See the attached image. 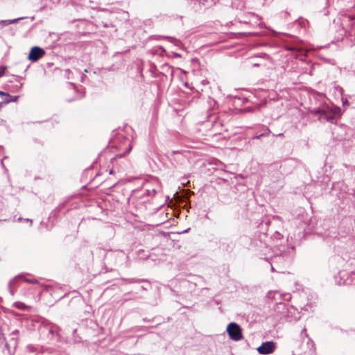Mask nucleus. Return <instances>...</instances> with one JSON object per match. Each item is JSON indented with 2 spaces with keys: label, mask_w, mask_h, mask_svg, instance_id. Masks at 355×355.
<instances>
[{
  "label": "nucleus",
  "mask_w": 355,
  "mask_h": 355,
  "mask_svg": "<svg viewBox=\"0 0 355 355\" xmlns=\"http://www.w3.org/2000/svg\"><path fill=\"white\" fill-rule=\"evenodd\" d=\"M227 332L230 338L235 341L241 340L243 338L242 330L239 324L231 322L227 327Z\"/></svg>",
  "instance_id": "f03ea898"
},
{
  "label": "nucleus",
  "mask_w": 355,
  "mask_h": 355,
  "mask_svg": "<svg viewBox=\"0 0 355 355\" xmlns=\"http://www.w3.org/2000/svg\"><path fill=\"white\" fill-rule=\"evenodd\" d=\"M345 103H347V101L343 102V104L345 105Z\"/></svg>",
  "instance_id": "bb28decb"
},
{
  "label": "nucleus",
  "mask_w": 355,
  "mask_h": 355,
  "mask_svg": "<svg viewBox=\"0 0 355 355\" xmlns=\"http://www.w3.org/2000/svg\"><path fill=\"white\" fill-rule=\"evenodd\" d=\"M264 135H265V134H264V133H263V134H261V135H259L256 136V137H255V138H256V139H259L261 137L264 136Z\"/></svg>",
  "instance_id": "6ab92c4d"
},
{
  "label": "nucleus",
  "mask_w": 355,
  "mask_h": 355,
  "mask_svg": "<svg viewBox=\"0 0 355 355\" xmlns=\"http://www.w3.org/2000/svg\"><path fill=\"white\" fill-rule=\"evenodd\" d=\"M27 349H28L29 352H35V347L31 345H28Z\"/></svg>",
  "instance_id": "4468645a"
},
{
  "label": "nucleus",
  "mask_w": 355,
  "mask_h": 355,
  "mask_svg": "<svg viewBox=\"0 0 355 355\" xmlns=\"http://www.w3.org/2000/svg\"><path fill=\"white\" fill-rule=\"evenodd\" d=\"M303 332H306V329H304L303 331H302V333Z\"/></svg>",
  "instance_id": "c756f323"
},
{
  "label": "nucleus",
  "mask_w": 355,
  "mask_h": 355,
  "mask_svg": "<svg viewBox=\"0 0 355 355\" xmlns=\"http://www.w3.org/2000/svg\"><path fill=\"white\" fill-rule=\"evenodd\" d=\"M1 148V146H0V149Z\"/></svg>",
  "instance_id": "2f4dec72"
},
{
  "label": "nucleus",
  "mask_w": 355,
  "mask_h": 355,
  "mask_svg": "<svg viewBox=\"0 0 355 355\" xmlns=\"http://www.w3.org/2000/svg\"><path fill=\"white\" fill-rule=\"evenodd\" d=\"M189 229L185 230L184 231H183V233L187 232L189 231Z\"/></svg>",
  "instance_id": "5701e85b"
},
{
  "label": "nucleus",
  "mask_w": 355,
  "mask_h": 355,
  "mask_svg": "<svg viewBox=\"0 0 355 355\" xmlns=\"http://www.w3.org/2000/svg\"><path fill=\"white\" fill-rule=\"evenodd\" d=\"M1 165L3 166V159H1Z\"/></svg>",
  "instance_id": "b1692460"
},
{
  "label": "nucleus",
  "mask_w": 355,
  "mask_h": 355,
  "mask_svg": "<svg viewBox=\"0 0 355 355\" xmlns=\"http://www.w3.org/2000/svg\"><path fill=\"white\" fill-rule=\"evenodd\" d=\"M14 306L17 309H21V310H28L30 309V306L26 305L24 303L21 302H16L14 304Z\"/></svg>",
  "instance_id": "6e6552de"
},
{
  "label": "nucleus",
  "mask_w": 355,
  "mask_h": 355,
  "mask_svg": "<svg viewBox=\"0 0 355 355\" xmlns=\"http://www.w3.org/2000/svg\"><path fill=\"white\" fill-rule=\"evenodd\" d=\"M276 349V343L273 341L263 342L258 348L260 354L267 355L272 354Z\"/></svg>",
  "instance_id": "7ed1b4c3"
},
{
  "label": "nucleus",
  "mask_w": 355,
  "mask_h": 355,
  "mask_svg": "<svg viewBox=\"0 0 355 355\" xmlns=\"http://www.w3.org/2000/svg\"><path fill=\"white\" fill-rule=\"evenodd\" d=\"M287 297H284L285 300H288L290 298V296L288 295H286Z\"/></svg>",
  "instance_id": "4be33fe9"
},
{
  "label": "nucleus",
  "mask_w": 355,
  "mask_h": 355,
  "mask_svg": "<svg viewBox=\"0 0 355 355\" xmlns=\"http://www.w3.org/2000/svg\"><path fill=\"white\" fill-rule=\"evenodd\" d=\"M345 103H347V101L343 102V104L345 105Z\"/></svg>",
  "instance_id": "393cba45"
},
{
  "label": "nucleus",
  "mask_w": 355,
  "mask_h": 355,
  "mask_svg": "<svg viewBox=\"0 0 355 355\" xmlns=\"http://www.w3.org/2000/svg\"><path fill=\"white\" fill-rule=\"evenodd\" d=\"M18 99V96H12V98H10V100H7V103H10V102H15L17 101Z\"/></svg>",
  "instance_id": "2eb2a0df"
},
{
  "label": "nucleus",
  "mask_w": 355,
  "mask_h": 355,
  "mask_svg": "<svg viewBox=\"0 0 355 355\" xmlns=\"http://www.w3.org/2000/svg\"><path fill=\"white\" fill-rule=\"evenodd\" d=\"M149 184H150L149 182H146L145 184H144V187L146 188V193L147 196H154L156 193L157 189L155 188V187L150 188L149 187Z\"/></svg>",
  "instance_id": "0eeeda50"
},
{
  "label": "nucleus",
  "mask_w": 355,
  "mask_h": 355,
  "mask_svg": "<svg viewBox=\"0 0 355 355\" xmlns=\"http://www.w3.org/2000/svg\"><path fill=\"white\" fill-rule=\"evenodd\" d=\"M25 220H26V222H28V221H29V222H30V223H31V225H32V223H33V222H32V220L28 219V218H26V219H25Z\"/></svg>",
  "instance_id": "aec40b11"
},
{
  "label": "nucleus",
  "mask_w": 355,
  "mask_h": 355,
  "mask_svg": "<svg viewBox=\"0 0 355 355\" xmlns=\"http://www.w3.org/2000/svg\"><path fill=\"white\" fill-rule=\"evenodd\" d=\"M340 92H341L343 89L341 87L339 88Z\"/></svg>",
  "instance_id": "c85d7f7f"
},
{
  "label": "nucleus",
  "mask_w": 355,
  "mask_h": 355,
  "mask_svg": "<svg viewBox=\"0 0 355 355\" xmlns=\"http://www.w3.org/2000/svg\"><path fill=\"white\" fill-rule=\"evenodd\" d=\"M18 330H15L12 332V334H18Z\"/></svg>",
  "instance_id": "412c9836"
},
{
  "label": "nucleus",
  "mask_w": 355,
  "mask_h": 355,
  "mask_svg": "<svg viewBox=\"0 0 355 355\" xmlns=\"http://www.w3.org/2000/svg\"><path fill=\"white\" fill-rule=\"evenodd\" d=\"M279 308H282L283 309H286V310H288V311H290V310H288V309L286 308V304H279Z\"/></svg>",
  "instance_id": "dca6fc26"
},
{
  "label": "nucleus",
  "mask_w": 355,
  "mask_h": 355,
  "mask_svg": "<svg viewBox=\"0 0 355 355\" xmlns=\"http://www.w3.org/2000/svg\"><path fill=\"white\" fill-rule=\"evenodd\" d=\"M127 146H126V150L125 151V153L123 154H121V155H119L120 157H122L123 155H125L127 154H128L131 149H132V146L130 144V142L129 141V140L127 141Z\"/></svg>",
  "instance_id": "9b49d317"
},
{
  "label": "nucleus",
  "mask_w": 355,
  "mask_h": 355,
  "mask_svg": "<svg viewBox=\"0 0 355 355\" xmlns=\"http://www.w3.org/2000/svg\"><path fill=\"white\" fill-rule=\"evenodd\" d=\"M309 112L318 116V120L322 123H334L342 116V112L339 107L328 104L321 105L317 108L311 110Z\"/></svg>",
  "instance_id": "f257e3e1"
},
{
  "label": "nucleus",
  "mask_w": 355,
  "mask_h": 355,
  "mask_svg": "<svg viewBox=\"0 0 355 355\" xmlns=\"http://www.w3.org/2000/svg\"><path fill=\"white\" fill-rule=\"evenodd\" d=\"M23 220L21 218H18V220H19V221H20V220Z\"/></svg>",
  "instance_id": "cd10ccee"
},
{
  "label": "nucleus",
  "mask_w": 355,
  "mask_h": 355,
  "mask_svg": "<svg viewBox=\"0 0 355 355\" xmlns=\"http://www.w3.org/2000/svg\"><path fill=\"white\" fill-rule=\"evenodd\" d=\"M0 95H1V96L4 97V98H3V102H4L5 103H7V100H10V98H12V96H10L9 94H8V93H5V92H0Z\"/></svg>",
  "instance_id": "9d476101"
},
{
  "label": "nucleus",
  "mask_w": 355,
  "mask_h": 355,
  "mask_svg": "<svg viewBox=\"0 0 355 355\" xmlns=\"http://www.w3.org/2000/svg\"><path fill=\"white\" fill-rule=\"evenodd\" d=\"M182 155V153L180 151H172L171 155Z\"/></svg>",
  "instance_id": "f3484780"
},
{
  "label": "nucleus",
  "mask_w": 355,
  "mask_h": 355,
  "mask_svg": "<svg viewBox=\"0 0 355 355\" xmlns=\"http://www.w3.org/2000/svg\"><path fill=\"white\" fill-rule=\"evenodd\" d=\"M21 19V18H17L13 19L2 20L0 21V24H1L3 26H8L18 21Z\"/></svg>",
  "instance_id": "1a4fd4ad"
},
{
  "label": "nucleus",
  "mask_w": 355,
  "mask_h": 355,
  "mask_svg": "<svg viewBox=\"0 0 355 355\" xmlns=\"http://www.w3.org/2000/svg\"><path fill=\"white\" fill-rule=\"evenodd\" d=\"M283 261H284V258L282 256H275L271 258V261L270 262V265H271V270L273 272V271H275L276 269H275V266L279 268L278 267V264L279 263H283Z\"/></svg>",
  "instance_id": "39448f33"
},
{
  "label": "nucleus",
  "mask_w": 355,
  "mask_h": 355,
  "mask_svg": "<svg viewBox=\"0 0 355 355\" xmlns=\"http://www.w3.org/2000/svg\"><path fill=\"white\" fill-rule=\"evenodd\" d=\"M45 55V51L39 47H33L28 56V59L32 62H37Z\"/></svg>",
  "instance_id": "20e7f679"
},
{
  "label": "nucleus",
  "mask_w": 355,
  "mask_h": 355,
  "mask_svg": "<svg viewBox=\"0 0 355 355\" xmlns=\"http://www.w3.org/2000/svg\"><path fill=\"white\" fill-rule=\"evenodd\" d=\"M22 275H17L13 279L10 280L8 284V289L11 295H14L15 288L17 286V282L18 279L21 278Z\"/></svg>",
  "instance_id": "423d86ee"
},
{
  "label": "nucleus",
  "mask_w": 355,
  "mask_h": 355,
  "mask_svg": "<svg viewBox=\"0 0 355 355\" xmlns=\"http://www.w3.org/2000/svg\"><path fill=\"white\" fill-rule=\"evenodd\" d=\"M49 333L53 335L54 334V330L52 328H49Z\"/></svg>",
  "instance_id": "a211bd4d"
},
{
  "label": "nucleus",
  "mask_w": 355,
  "mask_h": 355,
  "mask_svg": "<svg viewBox=\"0 0 355 355\" xmlns=\"http://www.w3.org/2000/svg\"><path fill=\"white\" fill-rule=\"evenodd\" d=\"M24 281L27 283H30V284H39V282L35 279H29V278L24 277Z\"/></svg>",
  "instance_id": "f8f14e48"
},
{
  "label": "nucleus",
  "mask_w": 355,
  "mask_h": 355,
  "mask_svg": "<svg viewBox=\"0 0 355 355\" xmlns=\"http://www.w3.org/2000/svg\"><path fill=\"white\" fill-rule=\"evenodd\" d=\"M345 103H347V101L343 102V104L345 105Z\"/></svg>",
  "instance_id": "a878e982"
},
{
  "label": "nucleus",
  "mask_w": 355,
  "mask_h": 355,
  "mask_svg": "<svg viewBox=\"0 0 355 355\" xmlns=\"http://www.w3.org/2000/svg\"><path fill=\"white\" fill-rule=\"evenodd\" d=\"M1 148V146H0V149Z\"/></svg>",
  "instance_id": "7c9ffc66"
},
{
  "label": "nucleus",
  "mask_w": 355,
  "mask_h": 355,
  "mask_svg": "<svg viewBox=\"0 0 355 355\" xmlns=\"http://www.w3.org/2000/svg\"><path fill=\"white\" fill-rule=\"evenodd\" d=\"M1 148V146H0V149Z\"/></svg>",
  "instance_id": "473e14b6"
},
{
  "label": "nucleus",
  "mask_w": 355,
  "mask_h": 355,
  "mask_svg": "<svg viewBox=\"0 0 355 355\" xmlns=\"http://www.w3.org/2000/svg\"><path fill=\"white\" fill-rule=\"evenodd\" d=\"M6 70V67L1 66L0 67V77L3 76L5 74Z\"/></svg>",
  "instance_id": "ddd939ff"
}]
</instances>
